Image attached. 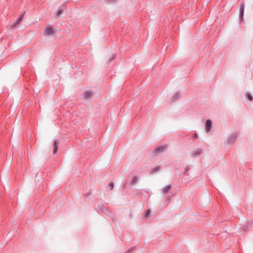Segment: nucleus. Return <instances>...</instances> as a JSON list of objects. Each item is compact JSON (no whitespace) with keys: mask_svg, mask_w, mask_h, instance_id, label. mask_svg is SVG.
Listing matches in <instances>:
<instances>
[{"mask_svg":"<svg viewBox=\"0 0 253 253\" xmlns=\"http://www.w3.org/2000/svg\"><path fill=\"white\" fill-rule=\"evenodd\" d=\"M56 31V29H53L51 27H47L43 32V35L45 36L51 35L54 34Z\"/></svg>","mask_w":253,"mask_h":253,"instance_id":"f257e3e1","label":"nucleus"},{"mask_svg":"<svg viewBox=\"0 0 253 253\" xmlns=\"http://www.w3.org/2000/svg\"><path fill=\"white\" fill-rule=\"evenodd\" d=\"M237 136V134L235 133H233L230 134L227 137L228 143L230 144L234 143L236 141Z\"/></svg>","mask_w":253,"mask_h":253,"instance_id":"f03ea898","label":"nucleus"},{"mask_svg":"<svg viewBox=\"0 0 253 253\" xmlns=\"http://www.w3.org/2000/svg\"><path fill=\"white\" fill-rule=\"evenodd\" d=\"M66 8V4H63L62 5L58 7V10L54 12V15L57 17H59L61 14L63 13L64 9Z\"/></svg>","mask_w":253,"mask_h":253,"instance_id":"7ed1b4c3","label":"nucleus"},{"mask_svg":"<svg viewBox=\"0 0 253 253\" xmlns=\"http://www.w3.org/2000/svg\"><path fill=\"white\" fill-rule=\"evenodd\" d=\"M166 147L164 146H158L154 150V153L155 154L163 153L165 152V151L166 150Z\"/></svg>","mask_w":253,"mask_h":253,"instance_id":"20e7f679","label":"nucleus"},{"mask_svg":"<svg viewBox=\"0 0 253 253\" xmlns=\"http://www.w3.org/2000/svg\"><path fill=\"white\" fill-rule=\"evenodd\" d=\"M245 10V5L244 3H242L240 5L239 17L241 20H243L244 14Z\"/></svg>","mask_w":253,"mask_h":253,"instance_id":"39448f33","label":"nucleus"},{"mask_svg":"<svg viewBox=\"0 0 253 253\" xmlns=\"http://www.w3.org/2000/svg\"><path fill=\"white\" fill-rule=\"evenodd\" d=\"M212 126V122L211 120L208 119L206 121L205 123V129L207 132L211 131Z\"/></svg>","mask_w":253,"mask_h":253,"instance_id":"423d86ee","label":"nucleus"},{"mask_svg":"<svg viewBox=\"0 0 253 253\" xmlns=\"http://www.w3.org/2000/svg\"><path fill=\"white\" fill-rule=\"evenodd\" d=\"M59 143V140L58 139H55L53 142V154H55V153H56V152L58 151Z\"/></svg>","mask_w":253,"mask_h":253,"instance_id":"0eeeda50","label":"nucleus"},{"mask_svg":"<svg viewBox=\"0 0 253 253\" xmlns=\"http://www.w3.org/2000/svg\"><path fill=\"white\" fill-rule=\"evenodd\" d=\"M203 152V150L201 148H199L196 150L194 153L191 154L192 157L198 158Z\"/></svg>","mask_w":253,"mask_h":253,"instance_id":"6e6552de","label":"nucleus"},{"mask_svg":"<svg viewBox=\"0 0 253 253\" xmlns=\"http://www.w3.org/2000/svg\"><path fill=\"white\" fill-rule=\"evenodd\" d=\"M180 97V93L179 92H176L174 93V94H173V95L171 98H169V101L172 103Z\"/></svg>","mask_w":253,"mask_h":253,"instance_id":"1a4fd4ad","label":"nucleus"},{"mask_svg":"<svg viewBox=\"0 0 253 253\" xmlns=\"http://www.w3.org/2000/svg\"><path fill=\"white\" fill-rule=\"evenodd\" d=\"M24 14H21L19 18L17 19V20L14 22L13 25V27L15 26H16L17 25L19 24L21 22V21L22 20L23 18V17H24Z\"/></svg>","mask_w":253,"mask_h":253,"instance_id":"9d476101","label":"nucleus"},{"mask_svg":"<svg viewBox=\"0 0 253 253\" xmlns=\"http://www.w3.org/2000/svg\"><path fill=\"white\" fill-rule=\"evenodd\" d=\"M171 188V186L169 185L163 189V193L164 194L166 193Z\"/></svg>","mask_w":253,"mask_h":253,"instance_id":"9b49d317","label":"nucleus"},{"mask_svg":"<svg viewBox=\"0 0 253 253\" xmlns=\"http://www.w3.org/2000/svg\"><path fill=\"white\" fill-rule=\"evenodd\" d=\"M137 177L136 176H134L132 179L131 180L130 184L131 185H134L137 181Z\"/></svg>","mask_w":253,"mask_h":253,"instance_id":"f8f14e48","label":"nucleus"},{"mask_svg":"<svg viewBox=\"0 0 253 253\" xmlns=\"http://www.w3.org/2000/svg\"><path fill=\"white\" fill-rule=\"evenodd\" d=\"M246 97L249 99L250 101H252L253 100V97L251 94L249 93H246L245 94Z\"/></svg>","mask_w":253,"mask_h":253,"instance_id":"ddd939ff","label":"nucleus"},{"mask_svg":"<svg viewBox=\"0 0 253 253\" xmlns=\"http://www.w3.org/2000/svg\"><path fill=\"white\" fill-rule=\"evenodd\" d=\"M144 216H145L146 217H149L150 216V211L149 210H147L146 211H144L143 213Z\"/></svg>","mask_w":253,"mask_h":253,"instance_id":"4468645a","label":"nucleus"},{"mask_svg":"<svg viewBox=\"0 0 253 253\" xmlns=\"http://www.w3.org/2000/svg\"><path fill=\"white\" fill-rule=\"evenodd\" d=\"M91 93L89 91H87L84 93V98L87 99L90 97Z\"/></svg>","mask_w":253,"mask_h":253,"instance_id":"2eb2a0df","label":"nucleus"},{"mask_svg":"<svg viewBox=\"0 0 253 253\" xmlns=\"http://www.w3.org/2000/svg\"><path fill=\"white\" fill-rule=\"evenodd\" d=\"M117 56V54L116 53H113L111 56L109 58L108 62H111L112 60H113Z\"/></svg>","mask_w":253,"mask_h":253,"instance_id":"dca6fc26","label":"nucleus"},{"mask_svg":"<svg viewBox=\"0 0 253 253\" xmlns=\"http://www.w3.org/2000/svg\"><path fill=\"white\" fill-rule=\"evenodd\" d=\"M159 169H160V167H157L152 169L151 172H152V173L158 171Z\"/></svg>","mask_w":253,"mask_h":253,"instance_id":"f3484780","label":"nucleus"},{"mask_svg":"<svg viewBox=\"0 0 253 253\" xmlns=\"http://www.w3.org/2000/svg\"><path fill=\"white\" fill-rule=\"evenodd\" d=\"M99 209L103 212H106V211H107V210L104 206L100 207Z\"/></svg>","mask_w":253,"mask_h":253,"instance_id":"a211bd4d","label":"nucleus"},{"mask_svg":"<svg viewBox=\"0 0 253 253\" xmlns=\"http://www.w3.org/2000/svg\"><path fill=\"white\" fill-rule=\"evenodd\" d=\"M114 183L112 182H110L109 183V187H110V190H112L114 188Z\"/></svg>","mask_w":253,"mask_h":253,"instance_id":"6ab92c4d","label":"nucleus"},{"mask_svg":"<svg viewBox=\"0 0 253 253\" xmlns=\"http://www.w3.org/2000/svg\"><path fill=\"white\" fill-rule=\"evenodd\" d=\"M189 167H190L189 166H186V167L185 168V170L183 172V174H186L187 171L188 170V169H189Z\"/></svg>","mask_w":253,"mask_h":253,"instance_id":"aec40b11","label":"nucleus"},{"mask_svg":"<svg viewBox=\"0 0 253 253\" xmlns=\"http://www.w3.org/2000/svg\"><path fill=\"white\" fill-rule=\"evenodd\" d=\"M107 2L109 3H115L117 0H107Z\"/></svg>","mask_w":253,"mask_h":253,"instance_id":"412c9836","label":"nucleus"},{"mask_svg":"<svg viewBox=\"0 0 253 253\" xmlns=\"http://www.w3.org/2000/svg\"><path fill=\"white\" fill-rule=\"evenodd\" d=\"M134 248H135V247L131 248L127 250L126 252L128 253H130L131 252H132L134 249Z\"/></svg>","mask_w":253,"mask_h":253,"instance_id":"4be33fe9","label":"nucleus"},{"mask_svg":"<svg viewBox=\"0 0 253 253\" xmlns=\"http://www.w3.org/2000/svg\"><path fill=\"white\" fill-rule=\"evenodd\" d=\"M194 137L195 138H197L198 137V135L196 133H194Z\"/></svg>","mask_w":253,"mask_h":253,"instance_id":"5701e85b","label":"nucleus"}]
</instances>
